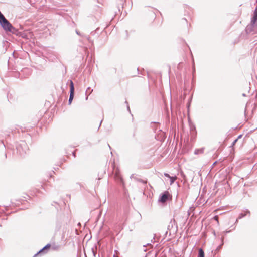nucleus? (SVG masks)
Wrapping results in <instances>:
<instances>
[{
	"label": "nucleus",
	"instance_id": "nucleus-6",
	"mask_svg": "<svg viewBox=\"0 0 257 257\" xmlns=\"http://www.w3.org/2000/svg\"><path fill=\"white\" fill-rule=\"evenodd\" d=\"M73 97H74V92H70L69 99V102L70 104L71 103L73 99Z\"/></svg>",
	"mask_w": 257,
	"mask_h": 257
},
{
	"label": "nucleus",
	"instance_id": "nucleus-1",
	"mask_svg": "<svg viewBox=\"0 0 257 257\" xmlns=\"http://www.w3.org/2000/svg\"><path fill=\"white\" fill-rule=\"evenodd\" d=\"M256 14V11H254L251 23L246 27V31L249 33H257V15Z\"/></svg>",
	"mask_w": 257,
	"mask_h": 257
},
{
	"label": "nucleus",
	"instance_id": "nucleus-2",
	"mask_svg": "<svg viewBox=\"0 0 257 257\" xmlns=\"http://www.w3.org/2000/svg\"><path fill=\"white\" fill-rule=\"evenodd\" d=\"M171 197L172 196L170 193L168 191H165L161 195L159 199V201L161 203H165L168 199H171Z\"/></svg>",
	"mask_w": 257,
	"mask_h": 257
},
{
	"label": "nucleus",
	"instance_id": "nucleus-10",
	"mask_svg": "<svg viewBox=\"0 0 257 257\" xmlns=\"http://www.w3.org/2000/svg\"><path fill=\"white\" fill-rule=\"evenodd\" d=\"M116 175H117V177H118V178L121 179V177H120V176H119V175L118 174L117 175V174L116 173Z\"/></svg>",
	"mask_w": 257,
	"mask_h": 257
},
{
	"label": "nucleus",
	"instance_id": "nucleus-5",
	"mask_svg": "<svg viewBox=\"0 0 257 257\" xmlns=\"http://www.w3.org/2000/svg\"><path fill=\"white\" fill-rule=\"evenodd\" d=\"M70 92H74V84L72 81H70Z\"/></svg>",
	"mask_w": 257,
	"mask_h": 257
},
{
	"label": "nucleus",
	"instance_id": "nucleus-11",
	"mask_svg": "<svg viewBox=\"0 0 257 257\" xmlns=\"http://www.w3.org/2000/svg\"><path fill=\"white\" fill-rule=\"evenodd\" d=\"M143 183H145V184H146L147 182V180H145V181H142Z\"/></svg>",
	"mask_w": 257,
	"mask_h": 257
},
{
	"label": "nucleus",
	"instance_id": "nucleus-7",
	"mask_svg": "<svg viewBox=\"0 0 257 257\" xmlns=\"http://www.w3.org/2000/svg\"><path fill=\"white\" fill-rule=\"evenodd\" d=\"M170 179L171 180V182H170V184H172L177 179V177L176 176H174V177H170Z\"/></svg>",
	"mask_w": 257,
	"mask_h": 257
},
{
	"label": "nucleus",
	"instance_id": "nucleus-4",
	"mask_svg": "<svg viewBox=\"0 0 257 257\" xmlns=\"http://www.w3.org/2000/svg\"><path fill=\"white\" fill-rule=\"evenodd\" d=\"M198 257H204V252L202 249L200 248L199 249V253Z\"/></svg>",
	"mask_w": 257,
	"mask_h": 257
},
{
	"label": "nucleus",
	"instance_id": "nucleus-3",
	"mask_svg": "<svg viewBox=\"0 0 257 257\" xmlns=\"http://www.w3.org/2000/svg\"><path fill=\"white\" fill-rule=\"evenodd\" d=\"M51 247V245L48 244L46 245L44 248H43L41 250H40L37 254H41L42 253H46L48 250L50 249Z\"/></svg>",
	"mask_w": 257,
	"mask_h": 257
},
{
	"label": "nucleus",
	"instance_id": "nucleus-12",
	"mask_svg": "<svg viewBox=\"0 0 257 257\" xmlns=\"http://www.w3.org/2000/svg\"><path fill=\"white\" fill-rule=\"evenodd\" d=\"M237 141V139H236V140L234 141V142H233V144H234L236 142V141Z\"/></svg>",
	"mask_w": 257,
	"mask_h": 257
},
{
	"label": "nucleus",
	"instance_id": "nucleus-13",
	"mask_svg": "<svg viewBox=\"0 0 257 257\" xmlns=\"http://www.w3.org/2000/svg\"><path fill=\"white\" fill-rule=\"evenodd\" d=\"M254 11H256V15H257V7L256 8L255 10Z\"/></svg>",
	"mask_w": 257,
	"mask_h": 257
},
{
	"label": "nucleus",
	"instance_id": "nucleus-8",
	"mask_svg": "<svg viewBox=\"0 0 257 257\" xmlns=\"http://www.w3.org/2000/svg\"><path fill=\"white\" fill-rule=\"evenodd\" d=\"M213 219L217 221V223L218 224H219L218 216H217V215L213 217Z\"/></svg>",
	"mask_w": 257,
	"mask_h": 257
},
{
	"label": "nucleus",
	"instance_id": "nucleus-9",
	"mask_svg": "<svg viewBox=\"0 0 257 257\" xmlns=\"http://www.w3.org/2000/svg\"><path fill=\"white\" fill-rule=\"evenodd\" d=\"M164 175H165L166 177H168V178H170V177H171V176H170L168 174H167V173H165V174H164Z\"/></svg>",
	"mask_w": 257,
	"mask_h": 257
}]
</instances>
